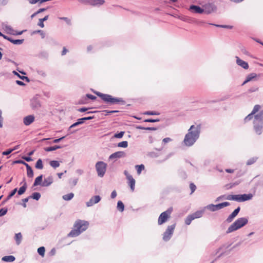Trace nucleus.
<instances>
[{
  "label": "nucleus",
  "instance_id": "obj_62",
  "mask_svg": "<svg viewBox=\"0 0 263 263\" xmlns=\"http://www.w3.org/2000/svg\"><path fill=\"white\" fill-rule=\"evenodd\" d=\"M194 22L198 26H203L206 23L203 20H196Z\"/></svg>",
  "mask_w": 263,
  "mask_h": 263
},
{
  "label": "nucleus",
  "instance_id": "obj_34",
  "mask_svg": "<svg viewBox=\"0 0 263 263\" xmlns=\"http://www.w3.org/2000/svg\"><path fill=\"white\" fill-rule=\"evenodd\" d=\"M258 159L257 157H253L247 160L246 162L247 165H251L255 163L257 160Z\"/></svg>",
  "mask_w": 263,
  "mask_h": 263
},
{
  "label": "nucleus",
  "instance_id": "obj_29",
  "mask_svg": "<svg viewBox=\"0 0 263 263\" xmlns=\"http://www.w3.org/2000/svg\"><path fill=\"white\" fill-rule=\"evenodd\" d=\"M239 194L238 195H229L226 198V199L229 200H234L239 202Z\"/></svg>",
  "mask_w": 263,
  "mask_h": 263
},
{
  "label": "nucleus",
  "instance_id": "obj_7",
  "mask_svg": "<svg viewBox=\"0 0 263 263\" xmlns=\"http://www.w3.org/2000/svg\"><path fill=\"white\" fill-rule=\"evenodd\" d=\"M173 211V208H169L166 211L161 213L159 215L158 219V223L159 225H162L167 221V219L170 217V215Z\"/></svg>",
  "mask_w": 263,
  "mask_h": 263
},
{
  "label": "nucleus",
  "instance_id": "obj_44",
  "mask_svg": "<svg viewBox=\"0 0 263 263\" xmlns=\"http://www.w3.org/2000/svg\"><path fill=\"white\" fill-rule=\"evenodd\" d=\"M92 6L101 5L105 2L104 0H92Z\"/></svg>",
  "mask_w": 263,
  "mask_h": 263
},
{
  "label": "nucleus",
  "instance_id": "obj_4",
  "mask_svg": "<svg viewBox=\"0 0 263 263\" xmlns=\"http://www.w3.org/2000/svg\"><path fill=\"white\" fill-rule=\"evenodd\" d=\"M253 129L255 133L260 135L263 131V109L254 116Z\"/></svg>",
  "mask_w": 263,
  "mask_h": 263
},
{
  "label": "nucleus",
  "instance_id": "obj_49",
  "mask_svg": "<svg viewBox=\"0 0 263 263\" xmlns=\"http://www.w3.org/2000/svg\"><path fill=\"white\" fill-rule=\"evenodd\" d=\"M117 146L120 147L126 148L128 146V142L123 141L118 143Z\"/></svg>",
  "mask_w": 263,
  "mask_h": 263
},
{
  "label": "nucleus",
  "instance_id": "obj_51",
  "mask_svg": "<svg viewBox=\"0 0 263 263\" xmlns=\"http://www.w3.org/2000/svg\"><path fill=\"white\" fill-rule=\"evenodd\" d=\"M27 175L29 178H32L33 177V171L31 167L27 169Z\"/></svg>",
  "mask_w": 263,
  "mask_h": 263
},
{
  "label": "nucleus",
  "instance_id": "obj_38",
  "mask_svg": "<svg viewBox=\"0 0 263 263\" xmlns=\"http://www.w3.org/2000/svg\"><path fill=\"white\" fill-rule=\"evenodd\" d=\"M209 24L210 25H212V26H215L216 27L222 28L232 29L233 27L232 26L227 25H218V24H214V23H209Z\"/></svg>",
  "mask_w": 263,
  "mask_h": 263
},
{
  "label": "nucleus",
  "instance_id": "obj_37",
  "mask_svg": "<svg viewBox=\"0 0 263 263\" xmlns=\"http://www.w3.org/2000/svg\"><path fill=\"white\" fill-rule=\"evenodd\" d=\"M74 197V194L72 193H70L66 195H64L62 196V198L63 200L66 201H69L71 200Z\"/></svg>",
  "mask_w": 263,
  "mask_h": 263
},
{
  "label": "nucleus",
  "instance_id": "obj_39",
  "mask_svg": "<svg viewBox=\"0 0 263 263\" xmlns=\"http://www.w3.org/2000/svg\"><path fill=\"white\" fill-rule=\"evenodd\" d=\"M15 239L16 241V243L17 245H19L22 241V235L21 234V233H18L15 234Z\"/></svg>",
  "mask_w": 263,
  "mask_h": 263
},
{
  "label": "nucleus",
  "instance_id": "obj_22",
  "mask_svg": "<svg viewBox=\"0 0 263 263\" xmlns=\"http://www.w3.org/2000/svg\"><path fill=\"white\" fill-rule=\"evenodd\" d=\"M256 77H257V74L255 73H250L246 77V79L245 80V81L242 83V85H244L246 83H247L249 82L252 81L254 78H256Z\"/></svg>",
  "mask_w": 263,
  "mask_h": 263
},
{
  "label": "nucleus",
  "instance_id": "obj_3",
  "mask_svg": "<svg viewBox=\"0 0 263 263\" xmlns=\"http://www.w3.org/2000/svg\"><path fill=\"white\" fill-rule=\"evenodd\" d=\"M93 92L107 104L110 105L120 104L123 105L126 103L125 101L122 98L114 97L110 95L103 93L97 91H93Z\"/></svg>",
  "mask_w": 263,
  "mask_h": 263
},
{
  "label": "nucleus",
  "instance_id": "obj_52",
  "mask_svg": "<svg viewBox=\"0 0 263 263\" xmlns=\"http://www.w3.org/2000/svg\"><path fill=\"white\" fill-rule=\"evenodd\" d=\"M260 108H261L260 105H255L254 106V108H253L252 111H251V112L252 113V114H254V116H255V114L256 112H257L259 110Z\"/></svg>",
  "mask_w": 263,
  "mask_h": 263
},
{
  "label": "nucleus",
  "instance_id": "obj_12",
  "mask_svg": "<svg viewBox=\"0 0 263 263\" xmlns=\"http://www.w3.org/2000/svg\"><path fill=\"white\" fill-rule=\"evenodd\" d=\"M101 200V198L99 195H95L92 196L87 202L86 204L87 207L92 206L95 204L98 203Z\"/></svg>",
  "mask_w": 263,
  "mask_h": 263
},
{
  "label": "nucleus",
  "instance_id": "obj_58",
  "mask_svg": "<svg viewBox=\"0 0 263 263\" xmlns=\"http://www.w3.org/2000/svg\"><path fill=\"white\" fill-rule=\"evenodd\" d=\"M87 103V98L86 96L82 97L79 101V104H86Z\"/></svg>",
  "mask_w": 263,
  "mask_h": 263
},
{
  "label": "nucleus",
  "instance_id": "obj_11",
  "mask_svg": "<svg viewBox=\"0 0 263 263\" xmlns=\"http://www.w3.org/2000/svg\"><path fill=\"white\" fill-rule=\"evenodd\" d=\"M189 10L194 13L202 14L204 13L203 7L195 5H191L189 7Z\"/></svg>",
  "mask_w": 263,
  "mask_h": 263
},
{
  "label": "nucleus",
  "instance_id": "obj_24",
  "mask_svg": "<svg viewBox=\"0 0 263 263\" xmlns=\"http://www.w3.org/2000/svg\"><path fill=\"white\" fill-rule=\"evenodd\" d=\"M7 40L14 45H21L23 43L24 39H13L11 37L7 39Z\"/></svg>",
  "mask_w": 263,
  "mask_h": 263
},
{
  "label": "nucleus",
  "instance_id": "obj_25",
  "mask_svg": "<svg viewBox=\"0 0 263 263\" xmlns=\"http://www.w3.org/2000/svg\"><path fill=\"white\" fill-rule=\"evenodd\" d=\"M127 179L128 180V185H129L130 189L134 191L135 186V180L133 178L132 176H127Z\"/></svg>",
  "mask_w": 263,
  "mask_h": 263
},
{
  "label": "nucleus",
  "instance_id": "obj_48",
  "mask_svg": "<svg viewBox=\"0 0 263 263\" xmlns=\"http://www.w3.org/2000/svg\"><path fill=\"white\" fill-rule=\"evenodd\" d=\"M45 248L44 247H40L37 249V253L41 256L43 257L45 255Z\"/></svg>",
  "mask_w": 263,
  "mask_h": 263
},
{
  "label": "nucleus",
  "instance_id": "obj_53",
  "mask_svg": "<svg viewBox=\"0 0 263 263\" xmlns=\"http://www.w3.org/2000/svg\"><path fill=\"white\" fill-rule=\"evenodd\" d=\"M8 212L7 208H3L0 209V217L5 215Z\"/></svg>",
  "mask_w": 263,
  "mask_h": 263
},
{
  "label": "nucleus",
  "instance_id": "obj_14",
  "mask_svg": "<svg viewBox=\"0 0 263 263\" xmlns=\"http://www.w3.org/2000/svg\"><path fill=\"white\" fill-rule=\"evenodd\" d=\"M95 118V117L94 116H88L86 117L81 118L80 119H78L77 120V121L74 123L73 126H78L80 124H82L84 123L85 121L87 120H90L92 119H93Z\"/></svg>",
  "mask_w": 263,
  "mask_h": 263
},
{
  "label": "nucleus",
  "instance_id": "obj_55",
  "mask_svg": "<svg viewBox=\"0 0 263 263\" xmlns=\"http://www.w3.org/2000/svg\"><path fill=\"white\" fill-rule=\"evenodd\" d=\"M93 107H82L81 108H79L77 109V110L81 112H84L85 111H87L89 109H92Z\"/></svg>",
  "mask_w": 263,
  "mask_h": 263
},
{
  "label": "nucleus",
  "instance_id": "obj_61",
  "mask_svg": "<svg viewBox=\"0 0 263 263\" xmlns=\"http://www.w3.org/2000/svg\"><path fill=\"white\" fill-rule=\"evenodd\" d=\"M159 121H160V119H145L144 120V122H151V123L157 122Z\"/></svg>",
  "mask_w": 263,
  "mask_h": 263
},
{
  "label": "nucleus",
  "instance_id": "obj_13",
  "mask_svg": "<svg viewBox=\"0 0 263 263\" xmlns=\"http://www.w3.org/2000/svg\"><path fill=\"white\" fill-rule=\"evenodd\" d=\"M126 156V154L123 151H118L111 154L109 157V159L112 160L114 159H118L123 158Z\"/></svg>",
  "mask_w": 263,
  "mask_h": 263
},
{
  "label": "nucleus",
  "instance_id": "obj_41",
  "mask_svg": "<svg viewBox=\"0 0 263 263\" xmlns=\"http://www.w3.org/2000/svg\"><path fill=\"white\" fill-rule=\"evenodd\" d=\"M35 167L36 168L41 170L43 168V162L41 159H39L36 162Z\"/></svg>",
  "mask_w": 263,
  "mask_h": 263
},
{
  "label": "nucleus",
  "instance_id": "obj_42",
  "mask_svg": "<svg viewBox=\"0 0 263 263\" xmlns=\"http://www.w3.org/2000/svg\"><path fill=\"white\" fill-rule=\"evenodd\" d=\"M194 219V217L192 215V214L189 215L185 219V223L186 225H190L192 220Z\"/></svg>",
  "mask_w": 263,
  "mask_h": 263
},
{
  "label": "nucleus",
  "instance_id": "obj_64",
  "mask_svg": "<svg viewBox=\"0 0 263 263\" xmlns=\"http://www.w3.org/2000/svg\"><path fill=\"white\" fill-rule=\"evenodd\" d=\"M86 97H87V99H89L92 100H95L96 99H97V97L95 96H93L90 93L86 94Z\"/></svg>",
  "mask_w": 263,
  "mask_h": 263
},
{
  "label": "nucleus",
  "instance_id": "obj_10",
  "mask_svg": "<svg viewBox=\"0 0 263 263\" xmlns=\"http://www.w3.org/2000/svg\"><path fill=\"white\" fill-rule=\"evenodd\" d=\"M175 226L176 224L175 223L167 227V229L163 234V240L164 241H168L170 240L173 234Z\"/></svg>",
  "mask_w": 263,
  "mask_h": 263
},
{
  "label": "nucleus",
  "instance_id": "obj_9",
  "mask_svg": "<svg viewBox=\"0 0 263 263\" xmlns=\"http://www.w3.org/2000/svg\"><path fill=\"white\" fill-rule=\"evenodd\" d=\"M107 164L103 161H98L96 163L95 167L98 175L102 177L104 176L106 170Z\"/></svg>",
  "mask_w": 263,
  "mask_h": 263
},
{
  "label": "nucleus",
  "instance_id": "obj_33",
  "mask_svg": "<svg viewBox=\"0 0 263 263\" xmlns=\"http://www.w3.org/2000/svg\"><path fill=\"white\" fill-rule=\"evenodd\" d=\"M41 197V195L39 192H33L30 196H29V198H32L35 200H39Z\"/></svg>",
  "mask_w": 263,
  "mask_h": 263
},
{
  "label": "nucleus",
  "instance_id": "obj_16",
  "mask_svg": "<svg viewBox=\"0 0 263 263\" xmlns=\"http://www.w3.org/2000/svg\"><path fill=\"white\" fill-rule=\"evenodd\" d=\"M253 198L251 193L239 194V202H244L251 200Z\"/></svg>",
  "mask_w": 263,
  "mask_h": 263
},
{
  "label": "nucleus",
  "instance_id": "obj_20",
  "mask_svg": "<svg viewBox=\"0 0 263 263\" xmlns=\"http://www.w3.org/2000/svg\"><path fill=\"white\" fill-rule=\"evenodd\" d=\"M31 105L33 109H38L41 106L40 101L36 98L31 100Z\"/></svg>",
  "mask_w": 263,
  "mask_h": 263
},
{
  "label": "nucleus",
  "instance_id": "obj_17",
  "mask_svg": "<svg viewBox=\"0 0 263 263\" xmlns=\"http://www.w3.org/2000/svg\"><path fill=\"white\" fill-rule=\"evenodd\" d=\"M53 182V177L49 176L47 178H44L42 186L44 187H47L50 186Z\"/></svg>",
  "mask_w": 263,
  "mask_h": 263
},
{
  "label": "nucleus",
  "instance_id": "obj_36",
  "mask_svg": "<svg viewBox=\"0 0 263 263\" xmlns=\"http://www.w3.org/2000/svg\"><path fill=\"white\" fill-rule=\"evenodd\" d=\"M117 208L120 212H122L124 210L125 206L122 201L119 200L117 202Z\"/></svg>",
  "mask_w": 263,
  "mask_h": 263
},
{
  "label": "nucleus",
  "instance_id": "obj_2",
  "mask_svg": "<svg viewBox=\"0 0 263 263\" xmlns=\"http://www.w3.org/2000/svg\"><path fill=\"white\" fill-rule=\"evenodd\" d=\"M89 226V222L87 221L78 219L76 221L74 228L68 234L69 237H75L80 235L82 232L86 231Z\"/></svg>",
  "mask_w": 263,
  "mask_h": 263
},
{
  "label": "nucleus",
  "instance_id": "obj_57",
  "mask_svg": "<svg viewBox=\"0 0 263 263\" xmlns=\"http://www.w3.org/2000/svg\"><path fill=\"white\" fill-rule=\"evenodd\" d=\"M37 33H40V35H41L42 36V39H44L45 36V33L42 30H35L33 32H32V34H36Z\"/></svg>",
  "mask_w": 263,
  "mask_h": 263
},
{
  "label": "nucleus",
  "instance_id": "obj_40",
  "mask_svg": "<svg viewBox=\"0 0 263 263\" xmlns=\"http://www.w3.org/2000/svg\"><path fill=\"white\" fill-rule=\"evenodd\" d=\"M135 168L137 170V173L138 175H140L142 171L144 170L145 166L143 164L136 165Z\"/></svg>",
  "mask_w": 263,
  "mask_h": 263
},
{
  "label": "nucleus",
  "instance_id": "obj_32",
  "mask_svg": "<svg viewBox=\"0 0 263 263\" xmlns=\"http://www.w3.org/2000/svg\"><path fill=\"white\" fill-rule=\"evenodd\" d=\"M48 17H49V15H47L45 16H44L43 18H40L38 24H37V25L39 26L41 28L44 27V21H47L48 19Z\"/></svg>",
  "mask_w": 263,
  "mask_h": 263
},
{
  "label": "nucleus",
  "instance_id": "obj_18",
  "mask_svg": "<svg viewBox=\"0 0 263 263\" xmlns=\"http://www.w3.org/2000/svg\"><path fill=\"white\" fill-rule=\"evenodd\" d=\"M34 121L33 115H29L24 118L23 123L25 125H30Z\"/></svg>",
  "mask_w": 263,
  "mask_h": 263
},
{
  "label": "nucleus",
  "instance_id": "obj_31",
  "mask_svg": "<svg viewBox=\"0 0 263 263\" xmlns=\"http://www.w3.org/2000/svg\"><path fill=\"white\" fill-rule=\"evenodd\" d=\"M62 147V146H61L60 145H54L53 146H49V147H45V148H44V150L46 152H51V151H55L59 148H61Z\"/></svg>",
  "mask_w": 263,
  "mask_h": 263
},
{
  "label": "nucleus",
  "instance_id": "obj_8",
  "mask_svg": "<svg viewBox=\"0 0 263 263\" xmlns=\"http://www.w3.org/2000/svg\"><path fill=\"white\" fill-rule=\"evenodd\" d=\"M230 205V203L229 202L225 201L217 204H210L205 206L204 209H208L212 212H215Z\"/></svg>",
  "mask_w": 263,
  "mask_h": 263
},
{
  "label": "nucleus",
  "instance_id": "obj_56",
  "mask_svg": "<svg viewBox=\"0 0 263 263\" xmlns=\"http://www.w3.org/2000/svg\"><path fill=\"white\" fill-rule=\"evenodd\" d=\"M144 115H159L160 113L155 111H146L144 113Z\"/></svg>",
  "mask_w": 263,
  "mask_h": 263
},
{
  "label": "nucleus",
  "instance_id": "obj_19",
  "mask_svg": "<svg viewBox=\"0 0 263 263\" xmlns=\"http://www.w3.org/2000/svg\"><path fill=\"white\" fill-rule=\"evenodd\" d=\"M17 188H15L13 190H12L7 196V197L2 201L1 205L5 204L9 200H10L17 192Z\"/></svg>",
  "mask_w": 263,
  "mask_h": 263
},
{
  "label": "nucleus",
  "instance_id": "obj_5",
  "mask_svg": "<svg viewBox=\"0 0 263 263\" xmlns=\"http://www.w3.org/2000/svg\"><path fill=\"white\" fill-rule=\"evenodd\" d=\"M248 223V218L247 217H241L236 220L227 229L226 234H229L234 232Z\"/></svg>",
  "mask_w": 263,
  "mask_h": 263
},
{
  "label": "nucleus",
  "instance_id": "obj_54",
  "mask_svg": "<svg viewBox=\"0 0 263 263\" xmlns=\"http://www.w3.org/2000/svg\"><path fill=\"white\" fill-rule=\"evenodd\" d=\"M103 112H105V116H107L109 115H111L113 113L118 112L119 111L117 110H104L102 111Z\"/></svg>",
  "mask_w": 263,
  "mask_h": 263
},
{
  "label": "nucleus",
  "instance_id": "obj_60",
  "mask_svg": "<svg viewBox=\"0 0 263 263\" xmlns=\"http://www.w3.org/2000/svg\"><path fill=\"white\" fill-rule=\"evenodd\" d=\"M59 19L64 21L68 25H70L71 24L70 20L67 17H59Z\"/></svg>",
  "mask_w": 263,
  "mask_h": 263
},
{
  "label": "nucleus",
  "instance_id": "obj_26",
  "mask_svg": "<svg viewBox=\"0 0 263 263\" xmlns=\"http://www.w3.org/2000/svg\"><path fill=\"white\" fill-rule=\"evenodd\" d=\"M12 73L14 74V75L16 76L19 79L23 81H25L26 82L29 83L30 80L29 78L28 77L24 76H21L18 73H17L16 71L13 70Z\"/></svg>",
  "mask_w": 263,
  "mask_h": 263
},
{
  "label": "nucleus",
  "instance_id": "obj_43",
  "mask_svg": "<svg viewBox=\"0 0 263 263\" xmlns=\"http://www.w3.org/2000/svg\"><path fill=\"white\" fill-rule=\"evenodd\" d=\"M49 164L53 168H55L60 166V162L57 160H51L50 161Z\"/></svg>",
  "mask_w": 263,
  "mask_h": 263
},
{
  "label": "nucleus",
  "instance_id": "obj_28",
  "mask_svg": "<svg viewBox=\"0 0 263 263\" xmlns=\"http://www.w3.org/2000/svg\"><path fill=\"white\" fill-rule=\"evenodd\" d=\"M3 28L5 29L7 33L12 34L14 32V30L12 27L8 25L5 24V23L2 24Z\"/></svg>",
  "mask_w": 263,
  "mask_h": 263
},
{
  "label": "nucleus",
  "instance_id": "obj_45",
  "mask_svg": "<svg viewBox=\"0 0 263 263\" xmlns=\"http://www.w3.org/2000/svg\"><path fill=\"white\" fill-rule=\"evenodd\" d=\"M236 215L234 213H232L228 217V218H227L226 219V221L228 222V223H230L231 222L233 219H234V218L235 217H236Z\"/></svg>",
  "mask_w": 263,
  "mask_h": 263
},
{
  "label": "nucleus",
  "instance_id": "obj_27",
  "mask_svg": "<svg viewBox=\"0 0 263 263\" xmlns=\"http://www.w3.org/2000/svg\"><path fill=\"white\" fill-rule=\"evenodd\" d=\"M27 188V182H25L24 184L20 187L19 190L17 191V195H23L26 191Z\"/></svg>",
  "mask_w": 263,
  "mask_h": 263
},
{
  "label": "nucleus",
  "instance_id": "obj_30",
  "mask_svg": "<svg viewBox=\"0 0 263 263\" xmlns=\"http://www.w3.org/2000/svg\"><path fill=\"white\" fill-rule=\"evenodd\" d=\"M15 259V257L13 255L5 256L2 258V260L5 262H13Z\"/></svg>",
  "mask_w": 263,
  "mask_h": 263
},
{
  "label": "nucleus",
  "instance_id": "obj_6",
  "mask_svg": "<svg viewBox=\"0 0 263 263\" xmlns=\"http://www.w3.org/2000/svg\"><path fill=\"white\" fill-rule=\"evenodd\" d=\"M204 13L210 14L215 13L217 10V7L214 2H209L202 5Z\"/></svg>",
  "mask_w": 263,
  "mask_h": 263
},
{
  "label": "nucleus",
  "instance_id": "obj_59",
  "mask_svg": "<svg viewBox=\"0 0 263 263\" xmlns=\"http://www.w3.org/2000/svg\"><path fill=\"white\" fill-rule=\"evenodd\" d=\"M254 115V114H252V112H251L250 114H249L247 116H246L245 119H244V121L245 122H247L249 121H250L252 119L253 117V116Z\"/></svg>",
  "mask_w": 263,
  "mask_h": 263
},
{
  "label": "nucleus",
  "instance_id": "obj_35",
  "mask_svg": "<svg viewBox=\"0 0 263 263\" xmlns=\"http://www.w3.org/2000/svg\"><path fill=\"white\" fill-rule=\"evenodd\" d=\"M48 56V52L46 51H42L39 53V57L41 59H47Z\"/></svg>",
  "mask_w": 263,
  "mask_h": 263
},
{
  "label": "nucleus",
  "instance_id": "obj_21",
  "mask_svg": "<svg viewBox=\"0 0 263 263\" xmlns=\"http://www.w3.org/2000/svg\"><path fill=\"white\" fill-rule=\"evenodd\" d=\"M43 176L42 174L39 175L38 177H37L34 180V181L33 184V187L36 186L37 185L42 186V184L43 182Z\"/></svg>",
  "mask_w": 263,
  "mask_h": 263
},
{
  "label": "nucleus",
  "instance_id": "obj_50",
  "mask_svg": "<svg viewBox=\"0 0 263 263\" xmlns=\"http://www.w3.org/2000/svg\"><path fill=\"white\" fill-rule=\"evenodd\" d=\"M125 133V132L124 131H121L120 132H117L114 134V137L116 138H122L123 136H124V134Z\"/></svg>",
  "mask_w": 263,
  "mask_h": 263
},
{
  "label": "nucleus",
  "instance_id": "obj_15",
  "mask_svg": "<svg viewBox=\"0 0 263 263\" xmlns=\"http://www.w3.org/2000/svg\"><path fill=\"white\" fill-rule=\"evenodd\" d=\"M236 62L238 65L241 67L245 69H248L249 68V64L247 62L240 59L238 57H236Z\"/></svg>",
  "mask_w": 263,
  "mask_h": 263
},
{
  "label": "nucleus",
  "instance_id": "obj_46",
  "mask_svg": "<svg viewBox=\"0 0 263 263\" xmlns=\"http://www.w3.org/2000/svg\"><path fill=\"white\" fill-rule=\"evenodd\" d=\"M236 215L234 213H232L228 217V218H227L226 219V221L228 222V223H230L231 222L233 219H234V218L235 217H236Z\"/></svg>",
  "mask_w": 263,
  "mask_h": 263
},
{
  "label": "nucleus",
  "instance_id": "obj_23",
  "mask_svg": "<svg viewBox=\"0 0 263 263\" xmlns=\"http://www.w3.org/2000/svg\"><path fill=\"white\" fill-rule=\"evenodd\" d=\"M205 209H204V208L203 209L198 210V211L195 212V213L192 214V215L194 217V219L196 218H199L201 217L202 216L203 213H204Z\"/></svg>",
  "mask_w": 263,
  "mask_h": 263
},
{
  "label": "nucleus",
  "instance_id": "obj_47",
  "mask_svg": "<svg viewBox=\"0 0 263 263\" xmlns=\"http://www.w3.org/2000/svg\"><path fill=\"white\" fill-rule=\"evenodd\" d=\"M236 215L234 213H232L228 217V218H227L226 219V221L228 222V223H230L231 222L233 219H234V218L235 217H236Z\"/></svg>",
  "mask_w": 263,
  "mask_h": 263
},
{
  "label": "nucleus",
  "instance_id": "obj_63",
  "mask_svg": "<svg viewBox=\"0 0 263 263\" xmlns=\"http://www.w3.org/2000/svg\"><path fill=\"white\" fill-rule=\"evenodd\" d=\"M190 189L191 190V194H192L193 193H194L195 192V191L196 190V186L193 183H190Z\"/></svg>",
  "mask_w": 263,
  "mask_h": 263
},
{
  "label": "nucleus",
  "instance_id": "obj_1",
  "mask_svg": "<svg viewBox=\"0 0 263 263\" xmlns=\"http://www.w3.org/2000/svg\"><path fill=\"white\" fill-rule=\"evenodd\" d=\"M201 125H192L185 135L183 143L186 146L190 147L194 144L199 139L201 132Z\"/></svg>",
  "mask_w": 263,
  "mask_h": 263
}]
</instances>
